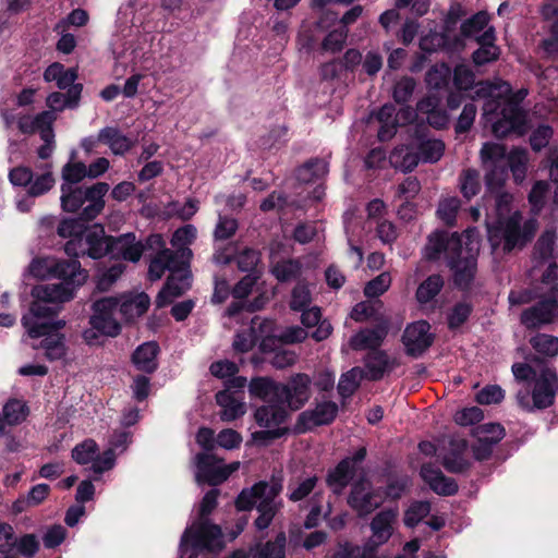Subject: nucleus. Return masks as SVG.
I'll return each instance as SVG.
<instances>
[{
  "instance_id": "obj_1",
  "label": "nucleus",
  "mask_w": 558,
  "mask_h": 558,
  "mask_svg": "<svg viewBox=\"0 0 558 558\" xmlns=\"http://www.w3.org/2000/svg\"><path fill=\"white\" fill-rule=\"evenodd\" d=\"M511 203V194L497 193L494 215H487L486 227L493 251L501 243L505 252L522 247L532 239L536 230L535 220H529L523 228L521 227L522 216L519 211H512Z\"/></svg>"
},
{
  "instance_id": "obj_2",
  "label": "nucleus",
  "mask_w": 558,
  "mask_h": 558,
  "mask_svg": "<svg viewBox=\"0 0 558 558\" xmlns=\"http://www.w3.org/2000/svg\"><path fill=\"white\" fill-rule=\"evenodd\" d=\"M219 490H208L199 505L198 520L187 527L181 536L179 551L182 558L190 551V558H197L201 553H219L225 547L222 530L211 523L210 513L218 505Z\"/></svg>"
},
{
  "instance_id": "obj_3",
  "label": "nucleus",
  "mask_w": 558,
  "mask_h": 558,
  "mask_svg": "<svg viewBox=\"0 0 558 558\" xmlns=\"http://www.w3.org/2000/svg\"><path fill=\"white\" fill-rule=\"evenodd\" d=\"M110 190L107 182H96L89 186L60 185L62 211L80 214L83 218L96 219L105 209V196Z\"/></svg>"
},
{
  "instance_id": "obj_4",
  "label": "nucleus",
  "mask_w": 558,
  "mask_h": 558,
  "mask_svg": "<svg viewBox=\"0 0 558 558\" xmlns=\"http://www.w3.org/2000/svg\"><path fill=\"white\" fill-rule=\"evenodd\" d=\"M557 268L555 262L549 263L547 270L542 276V283L548 286L547 295H535L536 298H541V300L534 306L524 310L521 314V323L527 329H538L558 320Z\"/></svg>"
},
{
  "instance_id": "obj_5",
  "label": "nucleus",
  "mask_w": 558,
  "mask_h": 558,
  "mask_svg": "<svg viewBox=\"0 0 558 558\" xmlns=\"http://www.w3.org/2000/svg\"><path fill=\"white\" fill-rule=\"evenodd\" d=\"M29 272L40 279H59V283L46 286H62L75 291L87 279V271L77 259L35 258L29 265Z\"/></svg>"
},
{
  "instance_id": "obj_6",
  "label": "nucleus",
  "mask_w": 558,
  "mask_h": 558,
  "mask_svg": "<svg viewBox=\"0 0 558 558\" xmlns=\"http://www.w3.org/2000/svg\"><path fill=\"white\" fill-rule=\"evenodd\" d=\"M557 391L556 371L553 367L544 366L534 380L517 391L515 399L521 409L533 412L551 407Z\"/></svg>"
},
{
  "instance_id": "obj_7",
  "label": "nucleus",
  "mask_w": 558,
  "mask_h": 558,
  "mask_svg": "<svg viewBox=\"0 0 558 558\" xmlns=\"http://www.w3.org/2000/svg\"><path fill=\"white\" fill-rule=\"evenodd\" d=\"M499 113H496L497 102L486 101L483 116L487 122H492V131L497 137H505L509 134L523 135L527 131L526 113L520 107L518 100L512 97H505Z\"/></svg>"
},
{
  "instance_id": "obj_8",
  "label": "nucleus",
  "mask_w": 558,
  "mask_h": 558,
  "mask_svg": "<svg viewBox=\"0 0 558 558\" xmlns=\"http://www.w3.org/2000/svg\"><path fill=\"white\" fill-rule=\"evenodd\" d=\"M118 305L119 299L114 296L101 298L92 304L93 314L88 320L90 327L82 333L88 345L100 344V337L114 338L120 335L121 325L114 318Z\"/></svg>"
},
{
  "instance_id": "obj_9",
  "label": "nucleus",
  "mask_w": 558,
  "mask_h": 558,
  "mask_svg": "<svg viewBox=\"0 0 558 558\" xmlns=\"http://www.w3.org/2000/svg\"><path fill=\"white\" fill-rule=\"evenodd\" d=\"M480 235L475 229L465 231L462 254H454L447 262L453 272V281L460 289H468L476 274V258L480 252Z\"/></svg>"
},
{
  "instance_id": "obj_10",
  "label": "nucleus",
  "mask_w": 558,
  "mask_h": 558,
  "mask_svg": "<svg viewBox=\"0 0 558 558\" xmlns=\"http://www.w3.org/2000/svg\"><path fill=\"white\" fill-rule=\"evenodd\" d=\"M110 236L106 233L105 227L100 223L88 226L81 240H68L64 244V252L70 259L89 257L101 259L109 255Z\"/></svg>"
},
{
  "instance_id": "obj_11",
  "label": "nucleus",
  "mask_w": 558,
  "mask_h": 558,
  "mask_svg": "<svg viewBox=\"0 0 558 558\" xmlns=\"http://www.w3.org/2000/svg\"><path fill=\"white\" fill-rule=\"evenodd\" d=\"M72 288L62 286H35L32 289L34 301L31 303V317L52 318L58 314V304L68 302L74 296Z\"/></svg>"
},
{
  "instance_id": "obj_12",
  "label": "nucleus",
  "mask_w": 558,
  "mask_h": 558,
  "mask_svg": "<svg viewBox=\"0 0 558 558\" xmlns=\"http://www.w3.org/2000/svg\"><path fill=\"white\" fill-rule=\"evenodd\" d=\"M165 242L161 234H150L146 244L136 240L134 232H126L120 235L110 236V259L125 260L130 263H137L141 260L147 247L154 245L163 246Z\"/></svg>"
},
{
  "instance_id": "obj_13",
  "label": "nucleus",
  "mask_w": 558,
  "mask_h": 558,
  "mask_svg": "<svg viewBox=\"0 0 558 558\" xmlns=\"http://www.w3.org/2000/svg\"><path fill=\"white\" fill-rule=\"evenodd\" d=\"M485 183L490 192H498L508 177L505 146L496 143H485L480 151Z\"/></svg>"
},
{
  "instance_id": "obj_14",
  "label": "nucleus",
  "mask_w": 558,
  "mask_h": 558,
  "mask_svg": "<svg viewBox=\"0 0 558 558\" xmlns=\"http://www.w3.org/2000/svg\"><path fill=\"white\" fill-rule=\"evenodd\" d=\"M464 241L465 233L459 235L456 232L449 233L447 231L436 230L427 238V243L424 247V257L428 260H436L444 254L448 262L449 257H452L454 254H462Z\"/></svg>"
},
{
  "instance_id": "obj_15",
  "label": "nucleus",
  "mask_w": 558,
  "mask_h": 558,
  "mask_svg": "<svg viewBox=\"0 0 558 558\" xmlns=\"http://www.w3.org/2000/svg\"><path fill=\"white\" fill-rule=\"evenodd\" d=\"M312 380L307 374L299 373L286 383L280 381L279 402H283L290 411L304 407L311 397Z\"/></svg>"
},
{
  "instance_id": "obj_16",
  "label": "nucleus",
  "mask_w": 558,
  "mask_h": 558,
  "mask_svg": "<svg viewBox=\"0 0 558 558\" xmlns=\"http://www.w3.org/2000/svg\"><path fill=\"white\" fill-rule=\"evenodd\" d=\"M338 413V405L333 401L318 402L312 410H305L298 415L293 426V435L305 434L317 426L329 425Z\"/></svg>"
},
{
  "instance_id": "obj_17",
  "label": "nucleus",
  "mask_w": 558,
  "mask_h": 558,
  "mask_svg": "<svg viewBox=\"0 0 558 558\" xmlns=\"http://www.w3.org/2000/svg\"><path fill=\"white\" fill-rule=\"evenodd\" d=\"M429 330L430 326L425 320L415 322L405 328L402 342L408 355L420 356L432 345L434 339Z\"/></svg>"
},
{
  "instance_id": "obj_18",
  "label": "nucleus",
  "mask_w": 558,
  "mask_h": 558,
  "mask_svg": "<svg viewBox=\"0 0 558 558\" xmlns=\"http://www.w3.org/2000/svg\"><path fill=\"white\" fill-rule=\"evenodd\" d=\"M291 412L283 402L272 401L257 407L254 420L262 428H290L286 424L291 417Z\"/></svg>"
},
{
  "instance_id": "obj_19",
  "label": "nucleus",
  "mask_w": 558,
  "mask_h": 558,
  "mask_svg": "<svg viewBox=\"0 0 558 558\" xmlns=\"http://www.w3.org/2000/svg\"><path fill=\"white\" fill-rule=\"evenodd\" d=\"M218 460L214 454L201 452L196 456V480L198 483H206L217 486L223 483L230 475V472L222 466H217Z\"/></svg>"
},
{
  "instance_id": "obj_20",
  "label": "nucleus",
  "mask_w": 558,
  "mask_h": 558,
  "mask_svg": "<svg viewBox=\"0 0 558 558\" xmlns=\"http://www.w3.org/2000/svg\"><path fill=\"white\" fill-rule=\"evenodd\" d=\"M383 504V497L378 492L371 489L369 483L361 482L351 492V507L361 515H366Z\"/></svg>"
},
{
  "instance_id": "obj_21",
  "label": "nucleus",
  "mask_w": 558,
  "mask_h": 558,
  "mask_svg": "<svg viewBox=\"0 0 558 558\" xmlns=\"http://www.w3.org/2000/svg\"><path fill=\"white\" fill-rule=\"evenodd\" d=\"M421 476L429 488L441 496H451L458 492V484L451 477H447L440 469L424 464L421 468Z\"/></svg>"
},
{
  "instance_id": "obj_22",
  "label": "nucleus",
  "mask_w": 558,
  "mask_h": 558,
  "mask_svg": "<svg viewBox=\"0 0 558 558\" xmlns=\"http://www.w3.org/2000/svg\"><path fill=\"white\" fill-rule=\"evenodd\" d=\"M398 512L391 509L380 511L375 515L371 523L372 536L368 546L376 549L385 544L392 534V524L396 521Z\"/></svg>"
},
{
  "instance_id": "obj_23",
  "label": "nucleus",
  "mask_w": 558,
  "mask_h": 558,
  "mask_svg": "<svg viewBox=\"0 0 558 558\" xmlns=\"http://www.w3.org/2000/svg\"><path fill=\"white\" fill-rule=\"evenodd\" d=\"M387 335V324H380L373 328H363L351 337V348L355 350H377L383 344Z\"/></svg>"
},
{
  "instance_id": "obj_24",
  "label": "nucleus",
  "mask_w": 558,
  "mask_h": 558,
  "mask_svg": "<svg viewBox=\"0 0 558 558\" xmlns=\"http://www.w3.org/2000/svg\"><path fill=\"white\" fill-rule=\"evenodd\" d=\"M160 348L156 341H147L140 344L131 355L135 368L146 374H153L158 368L157 356Z\"/></svg>"
},
{
  "instance_id": "obj_25",
  "label": "nucleus",
  "mask_w": 558,
  "mask_h": 558,
  "mask_svg": "<svg viewBox=\"0 0 558 558\" xmlns=\"http://www.w3.org/2000/svg\"><path fill=\"white\" fill-rule=\"evenodd\" d=\"M496 40L494 27H488L484 33L476 37L480 48L472 53V60L475 65H484L496 61L500 56V49L494 43Z\"/></svg>"
},
{
  "instance_id": "obj_26",
  "label": "nucleus",
  "mask_w": 558,
  "mask_h": 558,
  "mask_svg": "<svg viewBox=\"0 0 558 558\" xmlns=\"http://www.w3.org/2000/svg\"><path fill=\"white\" fill-rule=\"evenodd\" d=\"M247 389L252 399H258L265 403L279 402L280 381H276L271 377H253L247 385Z\"/></svg>"
},
{
  "instance_id": "obj_27",
  "label": "nucleus",
  "mask_w": 558,
  "mask_h": 558,
  "mask_svg": "<svg viewBox=\"0 0 558 558\" xmlns=\"http://www.w3.org/2000/svg\"><path fill=\"white\" fill-rule=\"evenodd\" d=\"M364 363L367 371V377L372 380L383 378L385 373L391 372L398 365L396 359L389 356L386 351L379 349L369 351L364 359Z\"/></svg>"
},
{
  "instance_id": "obj_28",
  "label": "nucleus",
  "mask_w": 558,
  "mask_h": 558,
  "mask_svg": "<svg viewBox=\"0 0 558 558\" xmlns=\"http://www.w3.org/2000/svg\"><path fill=\"white\" fill-rule=\"evenodd\" d=\"M267 319L255 316L247 331L238 332L233 340V349L239 353H246L251 351L259 340L258 331L264 332V327H268Z\"/></svg>"
},
{
  "instance_id": "obj_29",
  "label": "nucleus",
  "mask_w": 558,
  "mask_h": 558,
  "mask_svg": "<svg viewBox=\"0 0 558 558\" xmlns=\"http://www.w3.org/2000/svg\"><path fill=\"white\" fill-rule=\"evenodd\" d=\"M216 402L221 407L220 418L225 422H231L245 413V405L241 401V396L234 392L220 390L215 396Z\"/></svg>"
},
{
  "instance_id": "obj_30",
  "label": "nucleus",
  "mask_w": 558,
  "mask_h": 558,
  "mask_svg": "<svg viewBox=\"0 0 558 558\" xmlns=\"http://www.w3.org/2000/svg\"><path fill=\"white\" fill-rule=\"evenodd\" d=\"M99 140L101 144L107 145L112 154L123 156L132 149L134 142L122 134L117 126H106L99 131Z\"/></svg>"
},
{
  "instance_id": "obj_31",
  "label": "nucleus",
  "mask_w": 558,
  "mask_h": 558,
  "mask_svg": "<svg viewBox=\"0 0 558 558\" xmlns=\"http://www.w3.org/2000/svg\"><path fill=\"white\" fill-rule=\"evenodd\" d=\"M473 88V98H486L488 99L487 101H496L495 99L508 97L512 90L511 86L500 78H496L494 81H480L474 84Z\"/></svg>"
},
{
  "instance_id": "obj_32",
  "label": "nucleus",
  "mask_w": 558,
  "mask_h": 558,
  "mask_svg": "<svg viewBox=\"0 0 558 558\" xmlns=\"http://www.w3.org/2000/svg\"><path fill=\"white\" fill-rule=\"evenodd\" d=\"M319 74L323 81H330L347 85L349 77V49L341 59H335L320 66Z\"/></svg>"
},
{
  "instance_id": "obj_33",
  "label": "nucleus",
  "mask_w": 558,
  "mask_h": 558,
  "mask_svg": "<svg viewBox=\"0 0 558 558\" xmlns=\"http://www.w3.org/2000/svg\"><path fill=\"white\" fill-rule=\"evenodd\" d=\"M94 219L83 218L82 215L77 217L62 218L57 226V233L60 238L69 240H81L88 223Z\"/></svg>"
},
{
  "instance_id": "obj_34",
  "label": "nucleus",
  "mask_w": 558,
  "mask_h": 558,
  "mask_svg": "<svg viewBox=\"0 0 558 558\" xmlns=\"http://www.w3.org/2000/svg\"><path fill=\"white\" fill-rule=\"evenodd\" d=\"M341 26L327 34L322 43V49L326 52L336 53L342 50L349 33V10L340 19Z\"/></svg>"
},
{
  "instance_id": "obj_35",
  "label": "nucleus",
  "mask_w": 558,
  "mask_h": 558,
  "mask_svg": "<svg viewBox=\"0 0 558 558\" xmlns=\"http://www.w3.org/2000/svg\"><path fill=\"white\" fill-rule=\"evenodd\" d=\"M390 163L403 172L412 171L421 161L418 151L409 146L396 147L389 157Z\"/></svg>"
},
{
  "instance_id": "obj_36",
  "label": "nucleus",
  "mask_w": 558,
  "mask_h": 558,
  "mask_svg": "<svg viewBox=\"0 0 558 558\" xmlns=\"http://www.w3.org/2000/svg\"><path fill=\"white\" fill-rule=\"evenodd\" d=\"M327 172V162L324 159L315 158L299 167L295 178L301 183H312L322 179Z\"/></svg>"
},
{
  "instance_id": "obj_37",
  "label": "nucleus",
  "mask_w": 558,
  "mask_h": 558,
  "mask_svg": "<svg viewBox=\"0 0 558 558\" xmlns=\"http://www.w3.org/2000/svg\"><path fill=\"white\" fill-rule=\"evenodd\" d=\"M376 117L380 124L378 138L383 142L392 138L398 126L396 108L392 105H384Z\"/></svg>"
},
{
  "instance_id": "obj_38",
  "label": "nucleus",
  "mask_w": 558,
  "mask_h": 558,
  "mask_svg": "<svg viewBox=\"0 0 558 558\" xmlns=\"http://www.w3.org/2000/svg\"><path fill=\"white\" fill-rule=\"evenodd\" d=\"M22 325L27 330V335L33 339L47 337L64 326V322H37L34 317L24 315Z\"/></svg>"
},
{
  "instance_id": "obj_39",
  "label": "nucleus",
  "mask_w": 558,
  "mask_h": 558,
  "mask_svg": "<svg viewBox=\"0 0 558 558\" xmlns=\"http://www.w3.org/2000/svg\"><path fill=\"white\" fill-rule=\"evenodd\" d=\"M302 264L299 259L288 258L278 260L271 268V274L279 282H289L300 277Z\"/></svg>"
},
{
  "instance_id": "obj_40",
  "label": "nucleus",
  "mask_w": 558,
  "mask_h": 558,
  "mask_svg": "<svg viewBox=\"0 0 558 558\" xmlns=\"http://www.w3.org/2000/svg\"><path fill=\"white\" fill-rule=\"evenodd\" d=\"M326 483L335 494H340L349 485V457H344L331 470H329Z\"/></svg>"
},
{
  "instance_id": "obj_41",
  "label": "nucleus",
  "mask_w": 558,
  "mask_h": 558,
  "mask_svg": "<svg viewBox=\"0 0 558 558\" xmlns=\"http://www.w3.org/2000/svg\"><path fill=\"white\" fill-rule=\"evenodd\" d=\"M481 175L473 168L463 169L459 174V190L468 201L476 196L481 191Z\"/></svg>"
},
{
  "instance_id": "obj_42",
  "label": "nucleus",
  "mask_w": 558,
  "mask_h": 558,
  "mask_svg": "<svg viewBox=\"0 0 558 558\" xmlns=\"http://www.w3.org/2000/svg\"><path fill=\"white\" fill-rule=\"evenodd\" d=\"M2 413L8 425H20L29 415V408L26 402L13 398L5 402Z\"/></svg>"
},
{
  "instance_id": "obj_43",
  "label": "nucleus",
  "mask_w": 558,
  "mask_h": 558,
  "mask_svg": "<svg viewBox=\"0 0 558 558\" xmlns=\"http://www.w3.org/2000/svg\"><path fill=\"white\" fill-rule=\"evenodd\" d=\"M444 278L440 275H430L416 289L415 298L420 304L430 302L442 289Z\"/></svg>"
},
{
  "instance_id": "obj_44",
  "label": "nucleus",
  "mask_w": 558,
  "mask_h": 558,
  "mask_svg": "<svg viewBox=\"0 0 558 558\" xmlns=\"http://www.w3.org/2000/svg\"><path fill=\"white\" fill-rule=\"evenodd\" d=\"M87 166L82 161H68L61 169V184L81 186L83 180L87 177Z\"/></svg>"
},
{
  "instance_id": "obj_45",
  "label": "nucleus",
  "mask_w": 558,
  "mask_h": 558,
  "mask_svg": "<svg viewBox=\"0 0 558 558\" xmlns=\"http://www.w3.org/2000/svg\"><path fill=\"white\" fill-rule=\"evenodd\" d=\"M466 448V441L461 440L457 444V448L442 459V465L451 473H461L470 468V462L463 457L462 452Z\"/></svg>"
},
{
  "instance_id": "obj_46",
  "label": "nucleus",
  "mask_w": 558,
  "mask_h": 558,
  "mask_svg": "<svg viewBox=\"0 0 558 558\" xmlns=\"http://www.w3.org/2000/svg\"><path fill=\"white\" fill-rule=\"evenodd\" d=\"M420 160L423 162H437L444 155L445 144L440 140L427 138L417 145Z\"/></svg>"
},
{
  "instance_id": "obj_47",
  "label": "nucleus",
  "mask_w": 558,
  "mask_h": 558,
  "mask_svg": "<svg viewBox=\"0 0 558 558\" xmlns=\"http://www.w3.org/2000/svg\"><path fill=\"white\" fill-rule=\"evenodd\" d=\"M460 207L461 202L457 196H445L440 198L436 214L446 225L453 226Z\"/></svg>"
},
{
  "instance_id": "obj_48",
  "label": "nucleus",
  "mask_w": 558,
  "mask_h": 558,
  "mask_svg": "<svg viewBox=\"0 0 558 558\" xmlns=\"http://www.w3.org/2000/svg\"><path fill=\"white\" fill-rule=\"evenodd\" d=\"M555 241L556 234L550 230L545 231L537 240L533 254V258L536 260L537 265L553 257Z\"/></svg>"
},
{
  "instance_id": "obj_49",
  "label": "nucleus",
  "mask_w": 558,
  "mask_h": 558,
  "mask_svg": "<svg viewBox=\"0 0 558 558\" xmlns=\"http://www.w3.org/2000/svg\"><path fill=\"white\" fill-rule=\"evenodd\" d=\"M531 347L538 353L547 357L558 355V337L537 333L530 339Z\"/></svg>"
},
{
  "instance_id": "obj_50",
  "label": "nucleus",
  "mask_w": 558,
  "mask_h": 558,
  "mask_svg": "<svg viewBox=\"0 0 558 558\" xmlns=\"http://www.w3.org/2000/svg\"><path fill=\"white\" fill-rule=\"evenodd\" d=\"M507 168L509 167L514 181L520 183L525 179L527 153L524 149H513L508 157L506 156Z\"/></svg>"
},
{
  "instance_id": "obj_51",
  "label": "nucleus",
  "mask_w": 558,
  "mask_h": 558,
  "mask_svg": "<svg viewBox=\"0 0 558 558\" xmlns=\"http://www.w3.org/2000/svg\"><path fill=\"white\" fill-rule=\"evenodd\" d=\"M161 256L165 257L166 264L169 266L167 270L170 275H181L190 271V260L184 258V252H174L170 248H161Z\"/></svg>"
},
{
  "instance_id": "obj_52",
  "label": "nucleus",
  "mask_w": 558,
  "mask_h": 558,
  "mask_svg": "<svg viewBox=\"0 0 558 558\" xmlns=\"http://www.w3.org/2000/svg\"><path fill=\"white\" fill-rule=\"evenodd\" d=\"M56 180L52 172L48 169L46 172L34 175L32 183L26 190V194L29 197H39L47 194L53 186Z\"/></svg>"
},
{
  "instance_id": "obj_53",
  "label": "nucleus",
  "mask_w": 558,
  "mask_h": 558,
  "mask_svg": "<svg viewBox=\"0 0 558 558\" xmlns=\"http://www.w3.org/2000/svg\"><path fill=\"white\" fill-rule=\"evenodd\" d=\"M125 268L126 266L121 262L111 265L109 268L97 276L96 289L100 292L109 291L112 284L125 271Z\"/></svg>"
},
{
  "instance_id": "obj_54",
  "label": "nucleus",
  "mask_w": 558,
  "mask_h": 558,
  "mask_svg": "<svg viewBox=\"0 0 558 558\" xmlns=\"http://www.w3.org/2000/svg\"><path fill=\"white\" fill-rule=\"evenodd\" d=\"M312 293L308 284L304 281H298L291 292L290 308L294 312L303 311L311 306Z\"/></svg>"
},
{
  "instance_id": "obj_55",
  "label": "nucleus",
  "mask_w": 558,
  "mask_h": 558,
  "mask_svg": "<svg viewBox=\"0 0 558 558\" xmlns=\"http://www.w3.org/2000/svg\"><path fill=\"white\" fill-rule=\"evenodd\" d=\"M451 76V70L448 65L441 63L432 66L426 73V84L429 88L441 89L447 86Z\"/></svg>"
},
{
  "instance_id": "obj_56",
  "label": "nucleus",
  "mask_w": 558,
  "mask_h": 558,
  "mask_svg": "<svg viewBox=\"0 0 558 558\" xmlns=\"http://www.w3.org/2000/svg\"><path fill=\"white\" fill-rule=\"evenodd\" d=\"M474 436L495 446L505 437V428L497 423L482 424L474 429Z\"/></svg>"
},
{
  "instance_id": "obj_57",
  "label": "nucleus",
  "mask_w": 558,
  "mask_h": 558,
  "mask_svg": "<svg viewBox=\"0 0 558 558\" xmlns=\"http://www.w3.org/2000/svg\"><path fill=\"white\" fill-rule=\"evenodd\" d=\"M98 451V445L93 439H86L77 444L71 452L72 459L81 465L93 462L94 456Z\"/></svg>"
},
{
  "instance_id": "obj_58",
  "label": "nucleus",
  "mask_w": 558,
  "mask_h": 558,
  "mask_svg": "<svg viewBox=\"0 0 558 558\" xmlns=\"http://www.w3.org/2000/svg\"><path fill=\"white\" fill-rule=\"evenodd\" d=\"M489 22V15L484 12L480 11L476 14H474L472 17L464 21L461 25V34L464 37H473L477 35L480 32L485 29Z\"/></svg>"
},
{
  "instance_id": "obj_59",
  "label": "nucleus",
  "mask_w": 558,
  "mask_h": 558,
  "mask_svg": "<svg viewBox=\"0 0 558 558\" xmlns=\"http://www.w3.org/2000/svg\"><path fill=\"white\" fill-rule=\"evenodd\" d=\"M293 434L292 428H264L252 434L253 440L259 446H269L272 441Z\"/></svg>"
},
{
  "instance_id": "obj_60",
  "label": "nucleus",
  "mask_w": 558,
  "mask_h": 558,
  "mask_svg": "<svg viewBox=\"0 0 558 558\" xmlns=\"http://www.w3.org/2000/svg\"><path fill=\"white\" fill-rule=\"evenodd\" d=\"M390 286L391 276L389 272L384 271L365 284L364 294L367 298H378L384 294Z\"/></svg>"
},
{
  "instance_id": "obj_61",
  "label": "nucleus",
  "mask_w": 558,
  "mask_h": 558,
  "mask_svg": "<svg viewBox=\"0 0 558 558\" xmlns=\"http://www.w3.org/2000/svg\"><path fill=\"white\" fill-rule=\"evenodd\" d=\"M430 512V504L428 501H415L405 511L404 524L409 527L417 525Z\"/></svg>"
},
{
  "instance_id": "obj_62",
  "label": "nucleus",
  "mask_w": 558,
  "mask_h": 558,
  "mask_svg": "<svg viewBox=\"0 0 558 558\" xmlns=\"http://www.w3.org/2000/svg\"><path fill=\"white\" fill-rule=\"evenodd\" d=\"M191 272L181 275H169L163 288L169 291L174 298L181 296L186 290L191 288Z\"/></svg>"
},
{
  "instance_id": "obj_63",
  "label": "nucleus",
  "mask_w": 558,
  "mask_h": 558,
  "mask_svg": "<svg viewBox=\"0 0 558 558\" xmlns=\"http://www.w3.org/2000/svg\"><path fill=\"white\" fill-rule=\"evenodd\" d=\"M453 84L458 90H471L475 84V74L465 64H459L453 70Z\"/></svg>"
},
{
  "instance_id": "obj_64",
  "label": "nucleus",
  "mask_w": 558,
  "mask_h": 558,
  "mask_svg": "<svg viewBox=\"0 0 558 558\" xmlns=\"http://www.w3.org/2000/svg\"><path fill=\"white\" fill-rule=\"evenodd\" d=\"M239 228L238 220L229 217L219 215L218 222L214 231V238L216 241H225L232 238Z\"/></svg>"
}]
</instances>
